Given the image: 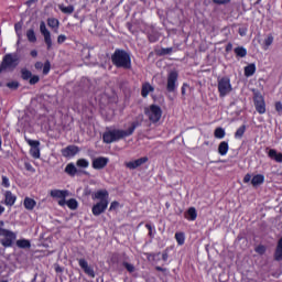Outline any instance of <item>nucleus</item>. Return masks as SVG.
Instances as JSON below:
<instances>
[{"mask_svg":"<svg viewBox=\"0 0 282 282\" xmlns=\"http://www.w3.org/2000/svg\"><path fill=\"white\" fill-rule=\"evenodd\" d=\"M135 131V124H132L128 130H112L104 133V142L106 144H111V142H116L118 140H122V138H127L131 135Z\"/></svg>","mask_w":282,"mask_h":282,"instance_id":"f257e3e1","label":"nucleus"},{"mask_svg":"<svg viewBox=\"0 0 282 282\" xmlns=\"http://www.w3.org/2000/svg\"><path fill=\"white\" fill-rule=\"evenodd\" d=\"M111 61L116 67H122L123 69H131V57L129 53L122 50H117L112 56Z\"/></svg>","mask_w":282,"mask_h":282,"instance_id":"f03ea898","label":"nucleus"},{"mask_svg":"<svg viewBox=\"0 0 282 282\" xmlns=\"http://www.w3.org/2000/svg\"><path fill=\"white\" fill-rule=\"evenodd\" d=\"M19 65V56L17 54H7L0 65V72H12Z\"/></svg>","mask_w":282,"mask_h":282,"instance_id":"7ed1b4c3","label":"nucleus"},{"mask_svg":"<svg viewBox=\"0 0 282 282\" xmlns=\"http://www.w3.org/2000/svg\"><path fill=\"white\" fill-rule=\"evenodd\" d=\"M144 113L148 116L151 122H160V118H162V109L155 105H151L150 107L145 108Z\"/></svg>","mask_w":282,"mask_h":282,"instance_id":"20e7f679","label":"nucleus"},{"mask_svg":"<svg viewBox=\"0 0 282 282\" xmlns=\"http://www.w3.org/2000/svg\"><path fill=\"white\" fill-rule=\"evenodd\" d=\"M218 91L220 98H226L230 91H232V85L230 84V78L223 77L218 80Z\"/></svg>","mask_w":282,"mask_h":282,"instance_id":"39448f33","label":"nucleus"},{"mask_svg":"<svg viewBox=\"0 0 282 282\" xmlns=\"http://www.w3.org/2000/svg\"><path fill=\"white\" fill-rule=\"evenodd\" d=\"M148 261H150L152 265H164L166 261H169V253L164 251L163 253L149 254Z\"/></svg>","mask_w":282,"mask_h":282,"instance_id":"423d86ee","label":"nucleus"},{"mask_svg":"<svg viewBox=\"0 0 282 282\" xmlns=\"http://www.w3.org/2000/svg\"><path fill=\"white\" fill-rule=\"evenodd\" d=\"M177 78L178 74L175 70H172L167 74V83H166V89L170 93H174L177 90Z\"/></svg>","mask_w":282,"mask_h":282,"instance_id":"0eeeda50","label":"nucleus"},{"mask_svg":"<svg viewBox=\"0 0 282 282\" xmlns=\"http://www.w3.org/2000/svg\"><path fill=\"white\" fill-rule=\"evenodd\" d=\"M0 237H4V239L1 240V243L4 246V248H10V246H12V241L17 239L14 232L3 228H0Z\"/></svg>","mask_w":282,"mask_h":282,"instance_id":"6e6552de","label":"nucleus"},{"mask_svg":"<svg viewBox=\"0 0 282 282\" xmlns=\"http://www.w3.org/2000/svg\"><path fill=\"white\" fill-rule=\"evenodd\" d=\"M253 102L258 113H265V99H263V95L256 93L253 96Z\"/></svg>","mask_w":282,"mask_h":282,"instance_id":"1a4fd4ad","label":"nucleus"},{"mask_svg":"<svg viewBox=\"0 0 282 282\" xmlns=\"http://www.w3.org/2000/svg\"><path fill=\"white\" fill-rule=\"evenodd\" d=\"M40 32L44 36V43L47 45V50H52V33L45 26V22H41Z\"/></svg>","mask_w":282,"mask_h":282,"instance_id":"9d476101","label":"nucleus"},{"mask_svg":"<svg viewBox=\"0 0 282 282\" xmlns=\"http://www.w3.org/2000/svg\"><path fill=\"white\" fill-rule=\"evenodd\" d=\"M28 144L31 145V150L30 153L32 155V158H34L35 160H39V158H41V142L39 141H34L31 139H26Z\"/></svg>","mask_w":282,"mask_h":282,"instance_id":"9b49d317","label":"nucleus"},{"mask_svg":"<svg viewBox=\"0 0 282 282\" xmlns=\"http://www.w3.org/2000/svg\"><path fill=\"white\" fill-rule=\"evenodd\" d=\"M107 206H109V199L100 200L93 207V215L96 217H98V215H102V213L107 210Z\"/></svg>","mask_w":282,"mask_h":282,"instance_id":"f8f14e48","label":"nucleus"},{"mask_svg":"<svg viewBox=\"0 0 282 282\" xmlns=\"http://www.w3.org/2000/svg\"><path fill=\"white\" fill-rule=\"evenodd\" d=\"M79 265L84 270L85 274H87L88 276H91V279L96 276L94 269L89 267V263H87L85 259L79 260Z\"/></svg>","mask_w":282,"mask_h":282,"instance_id":"ddd939ff","label":"nucleus"},{"mask_svg":"<svg viewBox=\"0 0 282 282\" xmlns=\"http://www.w3.org/2000/svg\"><path fill=\"white\" fill-rule=\"evenodd\" d=\"M109 162V159L107 158H97L93 161V167L100 170V169H105L107 166V163Z\"/></svg>","mask_w":282,"mask_h":282,"instance_id":"4468645a","label":"nucleus"},{"mask_svg":"<svg viewBox=\"0 0 282 282\" xmlns=\"http://www.w3.org/2000/svg\"><path fill=\"white\" fill-rule=\"evenodd\" d=\"M76 153H78V147L76 145H68L66 149L62 150L64 158H74Z\"/></svg>","mask_w":282,"mask_h":282,"instance_id":"2eb2a0df","label":"nucleus"},{"mask_svg":"<svg viewBox=\"0 0 282 282\" xmlns=\"http://www.w3.org/2000/svg\"><path fill=\"white\" fill-rule=\"evenodd\" d=\"M51 197H56L57 199H65V197H69L68 191L53 189L51 191Z\"/></svg>","mask_w":282,"mask_h":282,"instance_id":"dca6fc26","label":"nucleus"},{"mask_svg":"<svg viewBox=\"0 0 282 282\" xmlns=\"http://www.w3.org/2000/svg\"><path fill=\"white\" fill-rule=\"evenodd\" d=\"M185 219L195 221V219H197V209H195V207H189L185 213Z\"/></svg>","mask_w":282,"mask_h":282,"instance_id":"f3484780","label":"nucleus"},{"mask_svg":"<svg viewBox=\"0 0 282 282\" xmlns=\"http://www.w3.org/2000/svg\"><path fill=\"white\" fill-rule=\"evenodd\" d=\"M263 182H265V176H263V174H257L251 178V184L254 187L261 186Z\"/></svg>","mask_w":282,"mask_h":282,"instance_id":"a211bd4d","label":"nucleus"},{"mask_svg":"<svg viewBox=\"0 0 282 282\" xmlns=\"http://www.w3.org/2000/svg\"><path fill=\"white\" fill-rule=\"evenodd\" d=\"M126 166H127V169H130V171H133V170L138 169L139 166H142V159L126 162Z\"/></svg>","mask_w":282,"mask_h":282,"instance_id":"6ab92c4d","label":"nucleus"},{"mask_svg":"<svg viewBox=\"0 0 282 282\" xmlns=\"http://www.w3.org/2000/svg\"><path fill=\"white\" fill-rule=\"evenodd\" d=\"M274 258H275V261H281L282 260V237L278 241Z\"/></svg>","mask_w":282,"mask_h":282,"instance_id":"aec40b11","label":"nucleus"},{"mask_svg":"<svg viewBox=\"0 0 282 282\" xmlns=\"http://www.w3.org/2000/svg\"><path fill=\"white\" fill-rule=\"evenodd\" d=\"M35 206H36V200L30 197L24 198V208H26V210H34Z\"/></svg>","mask_w":282,"mask_h":282,"instance_id":"412c9836","label":"nucleus"},{"mask_svg":"<svg viewBox=\"0 0 282 282\" xmlns=\"http://www.w3.org/2000/svg\"><path fill=\"white\" fill-rule=\"evenodd\" d=\"M6 204L7 206H14V203L17 202V197L12 195V192H6Z\"/></svg>","mask_w":282,"mask_h":282,"instance_id":"4be33fe9","label":"nucleus"},{"mask_svg":"<svg viewBox=\"0 0 282 282\" xmlns=\"http://www.w3.org/2000/svg\"><path fill=\"white\" fill-rule=\"evenodd\" d=\"M268 155L269 158H271V160H274L275 162H282V153H278L276 150H269Z\"/></svg>","mask_w":282,"mask_h":282,"instance_id":"5701e85b","label":"nucleus"},{"mask_svg":"<svg viewBox=\"0 0 282 282\" xmlns=\"http://www.w3.org/2000/svg\"><path fill=\"white\" fill-rule=\"evenodd\" d=\"M228 149H229L228 142L226 141L220 142V144L218 145L219 155H227Z\"/></svg>","mask_w":282,"mask_h":282,"instance_id":"b1692460","label":"nucleus"},{"mask_svg":"<svg viewBox=\"0 0 282 282\" xmlns=\"http://www.w3.org/2000/svg\"><path fill=\"white\" fill-rule=\"evenodd\" d=\"M95 199H100V202H102V199H109V192H107V189L98 191L95 194Z\"/></svg>","mask_w":282,"mask_h":282,"instance_id":"393cba45","label":"nucleus"},{"mask_svg":"<svg viewBox=\"0 0 282 282\" xmlns=\"http://www.w3.org/2000/svg\"><path fill=\"white\" fill-rule=\"evenodd\" d=\"M254 72H257V66L254 64H249L245 67V76L247 77L253 76Z\"/></svg>","mask_w":282,"mask_h":282,"instance_id":"a878e982","label":"nucleus"},{"mask_svg":"<svg viewBox=\"0 0 282 282\" xmlns=\"http://www.w3.org/2000/svg\"><path fill=\"white\" fill-rule=\"evenodd\" d=\"M235 54L240 58H245V56L248 54V51L243 46H238L235 48Z\"/></svg>","mask_w":282,"mask_h":282,"instance_id":"bb28decb","label":"nucleus"},{"mask_svg":"<svg viewBox=\"0 0 282 282\" xmlns=\"http://www.w3.org/2000/svg\"><path fill=\"white\" fill-rule=\"evenodd\" d=\"M214 135L218 140H224V138H226V130H224V128H217L214 132Z\"/></svg>","mask_w":282,"mask_h":282,"instance_id":"cd10ccee","label":"nucleus"},{"mask_svg":"<svg viewBox=\"0 0 282 282\" xmlns=\"http://www.w3.org/2000/svg\"><path fill=\"white\" fill-rule=\"evenodd\" d=\"M175 239L178 246H184V242L186 241V236H184V232H176Z\"/></svg>","mask_w":282,"mask_h":282,"instance_id":"c85d7f7f","label":"nucleus"},{"mask_svg":"<svg viewBox=\"0 0 282 282\" xmlns=\"http://www.w3.org/2000/svg\"><path fill=\"white\" fill-rule=\"evenodd\" d=\"M58 8H59L61 12H63L64 14L74 13V6L64 7L63 4H59Z\"/></svg>","mask_w":282,"mask_h":282,"instance_id":"c756f323","label":"nucleus"},{"mask_svg":"<svg viewBox=\"0 0 282 282\" xmlns=\"http://www.w3.org/2000/svg\"><path fill=\"white\" fill-rule=\"evenodd\" d=\"M26 37L30 43H36V34L33 29L26 31Z\"/></svg>","mask_w":282,"mask_h":282,"instance_id":"7c9ffc66","label":"nucleus"},{"mask_svg":"<svg viewBox=\"0 0 282 282\" xmlns=\"http://www.w3.org/2000/svg\"><path fill=\"white\" fill-rule=\"evenodd\" d=\"M147 230L149 231V237L150 239H153V237H155V225L152 224H147L145 225Z\"/></svg>","mask_w":282,"mask_h":282,"instance_id":"2f4dec72","label":"nucleus"},{"mask_svg":"<svg viewBox=\"0 0 282 282\" xmlns=\"http://www.w3.org/2000/svg\"><path fill=\"white\" fill-rule=\"evenodd\" d=\"M151 91H153V86H151L150 84H144L142 87V96L147 97L149 96V94H151Z\"/></svg>","mask_w":282,"mask_h":282,"instance_id":"473e14b6","label":"nucleus"},{"mask_svg":"<svg viewBox=\"0 0 282 282\" xmlns=\"http://www.w3.org/2000/svg\"><path fill=\"white\" fill-rule=\"evenodd\" d=\"M21 77L23 78V80H30V78H32V72H30L26 68H22L21 69Z\"/></svg>","mask_w":282,"mask_h":282,"instance_id":"72a5a7b5","label":"nucleus"},{"mask_svg":"<svg viewBox=\"0 0 282 282\" xmlns=\"http://www.w3.org/2000/svg\"><path fill=\"white\" fill-rule=\"evenodd\" d=\"M272 43H274V37L272 35H268L264 39L263 50H268Z\"/></svg>","mask_w":282,"mask_h":282,"instance_id":"f704fd0d","label":"nucleus"},{"mask_svg":"<svg viewBox=\"0 0 282 282\" xmlns=\"http://www.w3.org/2000/svg\"><path fill=\"white\" fill-rule=\"evenodd\" d=\"M246 133V126H241L235 133V138L238 140H241L243 138V134Z\"/></svg>","mask_w":282,"mask_h":282,"instance_id":"c9c22d12","label":"nucleus"},{"mask_svg":"<svg viewBox=\"0 0 282 282\" xmlns=\"http://www.w3.org/2000/svg\"><path fill=\"white\" fill-rule=\"evenodd\" d=\"M66 205L68 206V208H70V210H76V208H78V202H76V199L74 198L67 200Z\"/></svg>","mask_w":282,"mask_h":282,"instance_id":"e433bc0d","label":"nucleus"},{"mask_svg":"<svg viewBox=\"0 0 282 282\" xmlns=\"http://www.w3.org/2000/svg\"><path fill=\"white\" fill-rule=\"evenodd\" d=\"M17 246L18 248H30V240H25V239H22V240H18L17 241Z\"/></svg>","mask_w":282,"mask_h":282,"instance_id":"4c0bfd02","label":"nucleus"},{"mask_svg":"<svg viewBox=\"0 0 282 282\" xmlns=\"http://www.w3.org/2000/svg\"><path fill=\"white\" fill-rule=\"evenodd\" d=\"M65 173H68V175H76V166L74 164H68L65 169Z\"/></svg>","mask_w":282,"mask_h":282,"instance_id":"58836bf2","label":"nucleus"},{"mask_svg":"<svg viewBox=\"0 0 282 282\" xmlns=\"http://www.w3.org/2000/svg\"><path fill=\"white\" fill-rule=\"evenodd\" d=\"M50 69H52V64L50 63V61H46L43 65V74H50Z\"/></svg>","mask_w":282,"mask_h":282,"instance_id":"ea45409f","label":"nucleus"},{"mask_svg":"<svg viewBox=\"0 0 282 282\" xmlns=\"http://www.w3.org/2000/svg\"><path fill=\"white\" fill-rule=\"evenodd\" d=\"M77 166H80L82 169H87V166H89V162H87V160L85 159H79L77 161Z\"/></svg>","mask_w":282,"mask_h":282,"instance_id":"a19ab883","label":"nucleus"},{"mask_svg":"<svg viewBox=\"0 0 282 282\" xmlns=\"http://www.w3.org/2000/svg\"><path fill=\"white\" fill-rule=\"evenodd\" d=\"M122 265L127 269L128 272L132 273L135 270V267L129 262H122Z\"/></svg>","mask_w":282,"mask_h":282,"instance_id":"79ce46f5","label":"nucleus"},{"mask_svg":"<svg viewBox=\"0 0 282 282\" xmlns=\"http://www.w3.org/2000/svg\"><path fill=\"white\" fill-rule=\"evenodd\" d=\"M47 25L50 28H58V20H56V19H48Z\"/></svg>","mask_w":282,"mask_h":282,"instance_id":"37998d69","label":"nucleus"},{"mask_svg":"<svg viewBox=\"0 0 282 282\" xmlns=\"http://www.w3.org/2000/svg\"><path fill=\"white\" fill-rule=\"evenodd\" d=\"M41 78L37 75H32L29 79L30 85H36Z\"/></svg>","mask_w":282,"mask_h":282,"instance_id":"c03bdc74","label":"nucleus"},{"mask_svg":"<svg viewBox=\"0 0 282 282\" xmlns=\"http://www.w3.org/2000/svg\"><path fill=\"white\" fill-rule=\"evenodd\" d=\"M256 252H257L258 254H265V246H263V245L258 246V247L256 248Z\"/></svg>","mask_w":282,"mask_h":282,"instance_id":"a18cd8bd","label":"nucleus"},{"mask_svg":"<svg viewBox=\"0 0 282 282\" xmlns=\"http://www.w3.org/2000/svg\"><path fill=\"white\" fill-rule=\"evenodd\" d=\"M7 87H9V89H18L19 88V82L8 83Z\"/></svg>","mask_w":282,"mask_h":282,"instance_id":"49530a36","label":"nucleus"},{"mask_svg":"<svg viewBox=\"0 0 282 282\" xmlns=\"http://www.w3.org/2000/svg\"><path fill=\"white\" fill-rule=\"evenodd\" d=\"M213 2L218 6H225L226 3H230V0H213Z\"/></svg>","mask_w":282,"mask_h":282,"instance_id":"de8ad7c7","label":"nucleus"},{"mask_svg":"<svg viewBox=\"0 0 282 282\" xmlns=\"http://www.w3.org/2000/svg\"><path fill=\"white\" fill-rule=\"evenodd\" d=\"M119 206H120V203L115 200V202L111 203L109 210H117V208Z\"/></svg>","mask_w":282,"mask_h":282,"instance_id":"09e8293b","label":"nucleus"},{"mask_svg":"<svg viewBox=\"0 0 282 282\" xmlns=\"http://www.w3.org/2000/svg\"><path fill=\"white\" fill-rule=\"evenodd\" d=\"M65 41H67V36L65 35H58L57 37V43L61 45L63 43H65Z\"/></svg>","mask_w":282,"mask_h":282,"instance_id":"8fccbe9b","label":"nucleus"},{"mask_svg":"<svg viewBox=\"0 0 282 282\" xmlns=\"http://www.w3.org/2000/svg\"><path fill=\"white\" fill-rule=\"evenodd\" d=\"M2 186H6V188L10 186V180H8L6 176H2Z\"/></svg>","mask_w":282,"mask_h":282,"instance_id":"3c124183","label":"nucleus"},{"mask_svg":"<svg viewBox=\"0 0 282 282\" xmlns=\"http://www.w3.org/2000/svg\"><path fill=\"white\" fill-rule=\"evenodd\" d=\"M24 166H25V169H26V171H30L31 173H34V167L32 166V164H30V163H24Z\"/></svg>","mask_w":282,"mask_h":282,"instance_id":"603ef678","label":"nucleus"},{"mask_svg":"<svg viewBox=\"0 0 282 282\" xmlns=\"http://www.w3.org/2000/svg\"><path fill=\"white\" fill-rule=\"evenodd\" d=\"M252 180V176L250 174H246L243 177L245 184H248Z\"/></svg>","mask_w":282,"mask_h":282,"instance_id":"864d4df0","label":"nucleus"},{"mask_svg":"<svg viewBox=\"0 0 282 282\" xmlns=\"http://www.w3.org/2000/svg\"><path fill=\"white\" fill-rule=\"evenodd\" d=\"M35 69H43V62H36Z\"/></svg>","mask_w":282,"mask_h":282,"instance_id":"5fc2aeb1","label":"nucleus"},{"mask_svg":"<svg viewBox=\"0 0 282 282\" xmlns=\"http://www.w3.org/2000/svg\"><path fill=\"white\" fill-rule=\"evenodd\" d=\"M275 109L276 111H282V104L280 101L275 104Z\"/></svg>","mask_w":282,"mask_h":282,"instance_id":"6e6d98bb","label":"nucleus"},{"mask_svg":"<svg viewBox=\"0 0 282 282\" xmlns=\"http://www.w3.org/2000/svg\"><path fill=\"white\" fill-rule=\"evenodd\" d=\"M173 52V48H163V54H171Z\"/></svg>","mask_w":282,"mask_h":282,"instance_id":"4d7b16f0","label":"nucleus"},{"mask_svg":"<svg viewBox=\"0 0 282 282\" xmlns=\"http://www.w3.org/2000/svg\"><path fill=\"white\" fill-rule=\"evenodd\" d=\"M58 204H59V206H65V204H67V202L65 200V198H61L58 200Z\"/></svg>","mask_w":282,"mask_h":282,"instance_id":"13d9d810","label":"nucleus"},{"mask_svg":"<svg viewBox=\"0 0 282 282\" xmlns=\"http://www.w3.org/2000/svg\"><path fill=\"white\" fill-rule=\"evenodd\" d=\"M31 56H33V58H36V56H39V52H36V50L31 51Z\"/></svg>","mask_w":282,"mask_h":282,"instance_id":"bf43d9fd","label":"nucleus"},{"mask_svg":"<svg viewBox=\"0 0 282 282\" xmlns=\"http://www.w3.org/2000/svg\"><path fill=\"white\" fill-rule=\"evenodd\" d=\"M14 28H15V32H21V28H22L21 23H17Z\"/></svg>","mask_w":282,"mask_h":282,"instance_id":"052dcab7","label":"nucleus"},{"mask_svg":"<svg viewBox=\"0 0 282 282\" xmlns=\"http://www.w3.org/2000/svg\"><path fill=\"white\" fill-rule=\"evenodd\" d=\"M186 89H188V86L186 84H184L183 87H182L183 96H184V94H186Z\"/></svg>","mask_w":282,"mask_h":282,"instance_id":"680f3d73","label":"nucleus"},{"mask_svg":"<svg viewBox=\"0 0 282 282\" xmlns=\"http://www.w3.org/2000/svg\"><path fill=\"white\" fill-rule=\"evenodd\" d=\"M230 50H232V44H228V45L226 46V52H230Z\"/></svg>","mask_w":282,"mask_h":282,"instance_id":"e2e57ef3","label":"nucleus"},{"mask_svg":"<svg viewBox=\"0 0 282 282\" xmlns=\"http://www.w3.org/2000/svg\"><path fill=\"white\" fill-rule=\"evenodd\" d=\"M55 270H56V272H63V268H61V267H56Z\"/></svg>","mask_w":282,"mask_h":282,"instance_id":"0e129e2a","label":"nucleus"},{"mask_svg":"<svg viewBox=\"0 0 282 282\" xmlns=\"http://www.w3.org/2000/svg\"><path fill=\"white\" fill-rule=\"evenodd\" d=\"M240 36H246V31H239Z\"/></svg>","mask_w":282,"mask_h":282,"instance_id":"69168bd1","label":"nucleus"},{"mask_svg":"<svg viewBox=\"0 0 282 282\" xmlns=\"http://www.w3.org/2000/svg\"><path fill=\"white\" fill-rule=\"evenodd\" d=\"M3 210H6V208H3V206L0 205V215L3 214Z\"/></svg>","mask_w":282,"mask_h":282,"instance_id":"338daca9","label":"nucleus"},{"mask_svg":"<svg viewBox=\"0 0 282 282\" xmlns=\"http://www.w3.org/2000/svg\"><path fill=\"white\" fill-rule=\"evenodd\" d=\"M156 270H159V272H163L164 269L162 267H156Z\"/></svg>","mask_w":282,"mask_h":282,"instance_id":"774afa93","label":"nucleus"}]
</instances>
